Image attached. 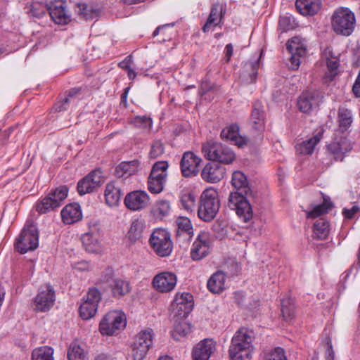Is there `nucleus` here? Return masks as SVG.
Here are the masks:
<instances>
[{
  "mask_svg": "<svg viewBox=\"0 0 360 360\" xmlns=\"http://www.w3.org/2000/svg\"><path fill=\"white\" fill-rule=\"evenodd\" d=\"M224 170L220 163L211 161L204 167V179L210 183L219 182L224 177Z\"/></svg>",
  "mask_w": 360,
  "mask_h": 360,
  "instance_id": "nucleus-23",
  "label": "nucleus"
},
{
  "mask_svg": "<svg viewBox=\"0 0 360 360\" xmlns=\"http://www.w3.org/2000/svg\"><path fill=\"white\" fill-rule=\"evenodd\" d=\"M250 121L252 128L255 130H262L264 128V115L262 104L259 102L253 105Z\"/></svg>",
  "mask_w": 360,
  "mask_h": 360,
  "instance_id": "nucleus-32",
  "label": "nucleus"
},
{
  "mask_svg": "<svg viewBox=\"0 0 360 360\" xmlns=\"http://www.w3.org/2000/svg\"><path fill=\"white\" fill-rule=\"evenodd\" d=\"M77 8V13L86 20H93L98 15L99 10L92 5H88L86 3H78Z\"/></svg>",
  "mask_w": 360,
  "mask_h": 360,
  "instance_id": "nucleus-37",
  "label": "nucleus"
},
{
  "mask_svg": "<svg viewBox=\"0 0 360 360\" xmlns=\"http://www.w3.org/2000/svg\"><path fill=\"white\" fill-rule=\"evenodd\" d=\"M194 300L189 292H177L171 303L172 319L176 321L185 319L193 309Z\"/></svg>",
  "mask_w": 360,
  "mask_h": 360,
  "instance_id": "nucleus-6",
  "label": "nucleus"
},
{
  "mask_svg": "<svg viewBox=\"0 0 360 360\" xmlns=\"http://www.w3.org/2000/svg\"><path fill=\"white\" fill-rule=\"evenodd\" d=\"M99 226L97 221H91L89 223V231L82 235V241L86 251L91 253H98L100 245L98 240Z\"/></svg>",
  "mask_w": 360,
  "mask_h": 360,
  "instance_id": "nucleus-16",
  "label": "nucleus"
},
{
  "mask_svg": "<svg viewBox=\"0 0 360 360\" xmlns=\"http://www.w3.org/2000/svg\"><path fill=\"white\" fill-rule=\"evenodd\" d=\"M328 72H326V78L333 80L338 74V61L337 58L326 60Z\"/></svg>",
  "mask_w": 360,
  "mask_h": 360,
  "instance_id": "nucleus-53",
  "label": "nucleus"
},
{
  "mask_svg": "<svg viewBox=\"0 0 360 360\" xmlns=\"http://www.w3.org/2000/svg\"><path fill=\"white\" fill-rule=\"evenodd\" d=\"M134 122L136 125L143 129H149L152 127V120L150 117H136Z\"/></svg>",
  "mask_w": 360,
  "mask_h": 360,
  "instance_id": "nucleus-55",
  "label": "nucleus"
},
{
  "mask_svg": "<svg viewBox=\"0 0 360 360\" xmlns=\"http://www.w3.org/2000/svg\"><path fill=\"white\" fill-rule=\"evenodd\" d=\"M110 286L112 297L117 299L129 294L131 290L129 282L121 278L113 279Z\"/></svg>",
  "mask_w": 360,
  "mask_h": 360,
  "instance_id": "nucleus-29",
  "label": "nucleus"
},
{
  "mask_svg": "<svg viewBox=\"0 0 360 360\" xmlns=\"http://www.w3.org/2000/svg\"><path fill=\"white\" fill-rule=\"evenodd\" d=\"M226 276L222 271L214 273L208 280L207 286L213 293H219L224 289Z\"/></svg>",
  "mask_w": 360,
  "mask_h": 360,
  "instance_id": "nucleus-33",
  "label": "nucleus"
},
{
  "mask_svg": "<svg viewBox=\"0 0 360 360\" xmlns=\"http://www.w3.org/2000/svg\"><path fill=\"white\" fill-rule=\"evenodd\" d=\"M149 244L154 252L161 257L169 256L173 250L170 233L164 229H155L152 232Z\"/></svg>",
  "mask_w": 360,
  "mask_h": 360,
  "instance_id": "nucleus-5",
  "label": "nucleus"
},
{
  "mask_svg": "<svg viewBox=\"0 0 360 360\" xmlns=\"http://www.w3.org/2000/svg\"><path fill=\"white\" fill-rule=\"evenodd\" d=\"M201 159L193 152H185L180 162L181 174L184 177L195 176L200 169Z\"/></svg>",
  "mask_w": 360,
  "mask_h": 360,
  "instance_id": "nucleus-17",
  "label": "nucleus"
},
{
  "mask_svg": "<svg viewBox=\"0 0 360 360\" xmlns=\"http://www.w3.org/2000/svg\"><path fill=\"white\" fill-rule=\"evenodd\" d=\"M221 136L223 139L230 141L239 148H242L248 144V139L239 134V127L237 124H231L224 128L221 132Z\"/></svg>",
  "mask_w": 360,
  "mask_h": 360,
  "instance_id": "nucleus-22",
  "label": "nucleus"
},
{
  "mask_svg": "<svg viewBox=\"0 0 360 360\" xmlns=\"http://www.w3.org/2000/svg\"><path fill=\"white\" fill-rule=\"evenodd\" d=\"M164 153V146L163 143L159 141L156 140L153 141L151 146L150 151L149 153V156L150 158H157Z\"/></svg>",
  "mask_w": 360,
  "mask_h": 360,
  "instance_id": "nucleus-54",
  "label": "nucleus"
},
{
  "mask_svg": "<svg viewBox=\"0 0 360 360\" xmlns=\"http://www.w3.org/2000/svg\"><path fill=\"white\" fill-rule=\"evenodd\" d=\"M231 183L236 191L230 193L229 207L235 210L238 216L244 222H248L253 215L248 199L254 198L255 193L249 187L245 175L240 171L233 173Z\"/></svg>",
  "mask_w": 360,
  "mask_h": 360,
  "instance_id": "nucleus-1",
  "label": "nucleus"
},
{
  "mask_svg": "<svg viewBox=\"0 0 360 360\" xmlns=\"http://www.w3.org/2000/svg\"><path fill=\"white\" fill-rule=\"evenodd\" d=\"M62 221L66 224H72L82 218L81 208L77 203H70L65 205L60 212Z\"/></svg>",
  "mask_w": 360,
  "mask_h": 360,
  "instance_id": "nucleus-24",
  "label": "nucleus"
},
{
  "mask_svg": "<svg viewBox=\"0 0 360 360\" xmlns=\"http://www.w3.org/2000/svg\"><path fill=\"white\" fill-rule=\"evenodd\" d=\"M338 120L342 130H347L353 122L352 111L341 107L338 110Z\"/></svg>",
  "mask_w": 360,
  "mask_h": 360,
  "instance_id": "nucleus-44",
  "label": "nucleus"
},
{
  "mask_svg": "<svg viewBox=\"0 0 360 360\" xmlns=\"http://www.w3.org/2000/svg\"><path fill=\"white\" fill-rule=\"evenodd\" d=\"M264 360H287L285 351L281 347H276L264 356Z\"/></svg>",
  "mask_w": 360,
  "mask_h": 360,
  "instance_id": "nucleus-51",
  "label": "nucleus"
},
{
  "mask_svg": "<svg viewBox=\"0 0 360 360\" xmlns=\"http://www.w3.org/2000/svg\"><path fill=\"white\" fill-rule=\"evenodd\" d=\"M26 13L30 17L40 18L48 11V7L46 4L34 1L27 5L25 8Z\"/></svg>",
  "mask_w": 360,
  "mask_h": 360,
  "instance_id": "nucleus-40",
  "label": "nucleus"
},
{
  "mask_svg": "<svg viewBox=\"0 0 360 360\" xmlns=\"http://www.w3.org/2000/svg\"><path fill=\"white\" fill-rule=\"evenodd\" d=\"M332 206L333 205L330 201L324 200L321 204L316 205L311 210L306 211L307 217L315 219L327 213Z\"/></svg>",
  "mask_w": 360,
  "mask_h": 360,
  "instance_id": "nucleus-45",
  "label": "nucleus"
},
{
  "mask_svg": "<svg viewBox=\"0 0 360 360\" xmlns=\"http://www.w3.org/2000/svg\"><path fill=\"white\" fill-rule=\"evenodd\" d=\"M149 202V196L142 191H134L128 193L124 198L126 207L133 211L145 208Z\"/></svg>",
  "mask_w": 360,
  "mask_h": 360,
  "instance_id": "nucleus-21",
  "label": "nucleus"
},
{
  "mask_svg": "<svg viewBox=\"0 0 360 360\" xmlns=\"http://www.w3.org/2000/svg\"><path fill=\"white\" fill-rule=\"evenodd\" d=\"M191 356L192 360H202V340L193 347Z\"/></svg>",
  "mask_w": 360,
  "mask_h": 360,
  "instance_id": "nucleus-56",
  "label": "nucleus"
},
{
  "mask_svg": "<svg viewBox=\"0 0 360 360\" xmlns=\"http://www.w3.org/2000/svg\"><path fill=\"white\" fill-rule=\"evenodd\" d=\"M68 360H86V354L79 345L72 342L68 351Z\"/></svg>",
  "mask_w": 360,
  "mask_h": 360,
  "instance_id": "nucleus-47",
  "label": "nucleus"
},
{
  "mask_svg": "<svg viewBox=\"0 0 360 360\" xmlns=\"http://www.w3.org/2000/svg\"><path fill=\"white\" fill-rule=\"evenodd\" d=\"M301 56H298V54H291L290 58V63H291V68L292 69H296L299 67L300 64V58Z\"/></svg>",
  "mask_w": 360,
  "mask_h": 360,
  "instance_id": "nucleus-60",
  "label": "nucleus"
},
{
  "mask_svg": "<svg viewBox=\"0 0 360 360\" xmlns=\"http://www.w3.org/2000/svg\"><path fill=\"white\" fill-rule=\"evenodd\" d=\"M238 338H233L229 347V355L232 360H250L253 352L252 344L246 341L245 345H240Z\"/></svg>",
  "mask_w": 360,
  "mask_h": 360,
  "instance_id": "nucleus-19",
  "label": "nucleus"
},
{
  "mask_svg": "<svg viewBox=\"0 0 360 360\" xmlns=\"http://www.w3.org/2000/svg\"><path fill=\"white\" fill-rule=\"evenodd\" d=\"M125 314L120 311H111L100 322L99 329L103 335H112L126 326Z\"/></svg>",
  "mask_w": 360,
  "mask_h": 360,
  "instance_id": "nucleus-8",
  "label": "nucleus"
},
{
  "mask_svg": "<svg viewBox=\"0 0 360 360\" xmlns=\"http://www.w3.org/2000/svg\"><path fill=\"white\" fill-rule=\"evenodd\" d=\"M180 201L183 207L187 210L192 212L195 207V197L188 191H183L181 193Z\"/></svg>",
  "mask_w": 360,
  "mask_h": 360,
  "instance_id": "nucleus-48",
  "label": "nucleus"
},
{
  "mask_svg": "<svg viewBox=\"0 0 360 360\" xmlns=\"http://www.w3.org/2000/svg\"><path fill=\"white\" fill-rule=\"evenodd\" d=\"M233 46L231 44H228L225 47V53H226V62H229L231 59V57L233 54Z\"/></svg>",
  "mask_w": 360,
  "mask_h": 360,
  "instance_id": "nucleus-64",
  "label": "nucleus"
},
{
  "mask_svg": "<svg viewBox=\"0 0 360 360\" xmlns=\"http://www.w3.org/2000/svg\"><path fill=\"white\" fill-rule=\"evenodd\" d=\"M168 167L167 161H159L153 165L148 181V188L150 193L157 194L162 191Z\"/></svg>",
  "mask_w": 360,
  "mask_h": 360,
  "instance_id": "nucleus-9",
  "label": "nucleus"
},
{
  "mask_svg": "<svg viewBox=\"0 0 360 360\" xmlns=\"http://www.w3.org/2000/svg\"><path fill=\"white\" fill-rule=\"evenodd\" d=\"M219 209L218 193L214 187L204 189V221L213 219Z\"/></svg>",
  "mask_w": 360,
  "mask_h": 360,
  "instance_id": "nucleus-13",
  "label": "nucleus"
},
{
  "mask_svg": "<svg viewBox=\"0 0 360 360\" xmlns=\"http://www.w3.org/2000/svg\"><path fill=\"white\" fill-rule=\"evenodd\" d=\"M352 143L347 137H335L327 146V150L335 160L342 161L345 157L352 150Z\"/></svg>",
  "mask_w": 360,
  "mask_h": 360,
  "instance_id": "nucleus-14",
  "label": "nucleus"
},
{
  "mask_svg": "<svg viewBox=\"0 0 360 360\" xmlns=\"http://www.w3.org/2000/svg\"><path fill=\"white\" fill-rule=\"evenodd\" d=\"M252 332L248 330L247 328H243L238 330L233 338H238L240 340V345H245L246 341L250 342V344L252 342Z\"/></svg>",
  "mask_w": 360,
  "mask_h": 360,
  "instance_id": "nucleus-52",
  "label": "nucleus"
},
{
  "mask_svg": "<svg viewBox=\"0 0 360 360\" xmlns=\"http://www.w3.org/2000/svg\"><path fill=\"white\" fill-rule=\"evenodd\" d=\"M279 29L282 32L293 30L296 26L295 18L292 15H285L281 16L278 22Z\"/></svg>",
  "mask_w": 360,
  "mask_h": 360,
  "instance_id": "nucleus-49",
  "label": "nucleus"
},
{
  "mask_svg": "<svg viewBox=\"0 0 360 360\" xmlns=\"http://www.w3.org/2000/svg\"><path fill=\"white\" fill-rule=\"evenodd\" d=\"M173 320L174 326L172 335L174 340H180L181 338L185 337L190 332V326L184 321V319L176 321V318H174Z\"/></svg>",
  "mask_w": 360,
  "mask_h": 360,
  "instance_id": "nucleus-38",
  "label": "nucleus"
},
{
  "mask_svg": "<svg viewBox=\"0 0 360 360\" xmlns=\"http://www.w3.org/2000/svg\"><path fill=\"white\" fill-rule=\"evenodd\" d=\"M281 312L285 320H290L295 316L294 300L288 295L281 300Z\"/></svg>",
  "mask_w": 360,
  "mask_h": 360,
  "instance_id": "nucleus-42",
  "label": "nucleus"
},
{
  "mask_svg": "<svg viewBox=\"0 0 360 360\" xmlns=\"http://www.w3.org/2000/svg\"><path fill=\"white\" fill-rule=\"evenodd\" d=\"M48 11L52 20L57 24H66L69 21V15L61 4H51L48 7Z\"/></svg>",
  "mask_w": 360,
  "mask_h": 360,
  "instance_id": "nucleus-31",
  "label": "nucleus"
},
{
  "mask_svg": "<svg viewBox=\"0 0 360 360\" xmlns=\"http://www.w3.org/2000/svg\"><path fill=\"white\" fill-rule=\"evenodd\" d=\"M67 186H60L51 189L48 194L40 198L34 204V209L39 214H44L60 207L68 197Z\"/></svg>",
  "mask_w": 360,
  "mask_h": 360,
  "instance_id": "nucleus-2",
  "label": "nucleus"
},
{
  "mask_svg": "<svg viewBox=\"0 0 360 360\" xmlns=\"http://www.w3.org/2000/svg\"><path fill=\"white\" fill-rule=\"evenodd\" d=\"M177 282L176 275L171 271H162L155 275L152 283L153 288L160 292L166 293L172 291Z\"/></svg>",
  "mask_w": 360,
  "mask_h": 360,
  "instance_id": "nucleus-15",
  "label": "nucleus"
},
{
  "mask_svg": "<svg viewBox=\"0 0 360 360\" xmlns=\"http://www.w3.org/2000/svg\"><path fill=\"white\" fill-rule=\"evenodd\" d=\"M31 360H54L53 349L49 346L35 348L32 352Z\"/></svg>",
  "mask_w": 360,
  "mask_h": 360,
  "instance_id": "nucleus-39",
  "label": "nucleus"
},
{
  "mask_svg": "<svg viewBox=\"0 0 360 360\" xmlns=\"http://www.w3.org/2000/svg\"><path fill=\"white\" fill-rule=\"evenodd\" d=\"M328 349H327V356L326 360H334V352L333 350V347L331 344L330 340H328L327 341Z\"/></svg>",
  "mask_w": 360,
  "mask_h": 360,
  "instance_id": "nucleus-62",
  "label": "nucleus"
},
{
  "mask_svg": "<svg viewBox=\"0 0 360 360\" xmlns=\"http://www.w3.org/2000/svg\"><path fill=\"white\" fill-rule=\"evenodd\" d=\"M101 299V292L98 289L92 288L89 290L86 298L81 304L79 309L82 319H90L96 314Z\"/></svg>",
  "mask_w": 360,
  "mask_h": 360,
  "instance_id": "nucleus-11",
  "label": "nucleus"
},
{
  "mask_svg": "<svg viewBox=\"0 0 360 360\" xmlns=\"http://www.w3.org/2000/svg\"><path fill=\"white\" fill-rule=\"evenodd\" d=\"M178 229L176 231V240H180L182 236H185L190 240L193 236V230L190 219L187 217H179L176 221Z\"/></svg>",
  "mask_w": 360,
  "mask_h": 360,
  "instance_id": "nucleus-30",
  "label": "nucleus"
},
{
  "mask_svg": "<svg viewBox=\"0 0 360 360\" xmlns=\"http://www.w3.org/2000/svg\"><path fill=\"white\" fill-rule=\"evenodd\" d=\"M143 230V223L139 220L132 221L127 233V238L131 243L139 240L142 237Z\"/></svg>",
  "mask_w": 360,
  "mask_h": 360,
  "instance_id": "nucleus-41",
  "label": "nucleus"
},
{
  "mask_svg": "<svg viewBox=\"0 0 360 360\" xmlns=\"http://www.w3.org/2000/svg\"><path fill=\"white\" fill-rule=\"evenodd\" d=\"M359 210V207L356 205H354L351 209H344L342 210V214L346 219H352L354 217L356 213Z\"/></svg>",
  "mask_w": 360,
  "mask_h": 360,
  "instance_id": "nucleus-58",
  "label": "nucleus"
},
{
  "mask_svg": "<svg viewBox=\"0 0 360 360\" xmlns=\"http://www.w3.org/2000/svg\"><path fill=\"white\" fill-rule=\"evenodd\" d=\"M251 67V73L250 74V79L248 83H254L256 81L257 75V70L259 68V60L250 64Z\"/></svg>",
  "mask_w": 360,
  "mask_h": 360,
  "instance_id": "nucleus-57",
  "label": "nucleus"
},
{
  "mask_svg": "<svg viewBox=\"0 0 360 360\" xmlns=\"http://www.w3.org/2000/svg\"><path fill=\"white\" fill-rule=\"evenodd\" d=\"M69 98L67 97L61 103H58L56 105V109L58 111H63L67 109V105L69 103Z\"/></svg>",
  "mask_w": 360,
  "mask_h": 360,
  "instance_id": "nucleus-61",
  "label": "nucleus"
},
{
  "mask_svg": "<svg viewBox=\"0 0 360 360\" xmlns=\"http://www.w3.org/2000/svg\"><path fill=\"white\" fill-rule=\"evenodd\" d=\"M205 152L208 160L219 163L231 164L236 158L231 148L217 142H208Z\"/></svg>",
  "mask_w": 360,
  "mask_h": 360,
  "instance_id": "nucleus-10",
  "label": "nucleus"
},
{
  "mask_svg": "<svg viewBox=\"0 0 360 360\" xmlns=\"http://www.w3.org/2000/svg\"><path fill=\"white\" fill-rule=\"evenodd\" d=\"M154 333L151 328L139 331L133 338L131 354L134 360H143L153 347Z\"/></svg>",
  "mask_w": 360,
  "mask_h": 360,
  "instance_id": "nucleus-4",
  "label": "nucleus"
},
{
  "mask_svg": "<svg viewBox=\"0 0 360 360\" xmlns=\"http://www.w3.org/2000/svg\"><path fill=\"white\" fill-rule=\"evenodd\" d=\"M39 245V233L33 225H26L15 243V248L20 254L35 250Z\"/></svg>",
  "mask_w": 360,
  "mask_h": 360,
  "instance_id": "nucleus-7",
  "label": "nucleus"
},
{
  "mask_svg": "<svg viewBox=\"0 0 360 360\" xmlns=\"http://www.w3.org/2000/svg\"><path fill=\"white\" fill-rule=\"evenodd\" d=\"M202 247V231H200L196 240L193 243L192 248L191 249V257L194 261H199L202 257V252H201V248Z\"/></svg>",
  "mask_w": 360,
  "mask_h": 360,
  "instance_id": "nucleus-46",
  "label": "nucleus"
},
{
  "mask_svg": "<svg viewBox=\"0 0 360 360\" xmlns=\"http://www.w3.org/2000/svg\"><path fill=\"white\" fill-rule=\"evenodd\" d=\"M321 134L319 132L317 134L310 138L307 141H304L302 143L296 146L297 151L302 155H310L313 153L315 146L320 141L321 139Z\"/></svg>",
  "mask_w": 360,
  "mask_h": 360,
  "instance_id": "nucleus-35",
  "label": "nucleus"
},
{
  "mask_svg": "<svg viewBox=\"0 0 360 360\" xmlns=\"http://www.w3.org/2000/svg\"><path fill=\"white\" fill-rule=\"evenodd\" d=\"M123 193L117 182H110L105 186V199L106 204L110 207L118 205Z\"/></svg>",
  "mask_w": 360,
  "mask_h": 360,
  "instance_id": "nucleus-27",
  "label": "nucleus"
},
{
  "mask_svg": "<svg viewBox=\"0 0 360 360\" xmlns=\"http://www.w3.org/2000/svg\"><path fill=\"white\" fill-rule=\"evenodd\" d=\"M295 6L303 15H314L321 8L320 0H297Z\"/></svg>",
  "mask_w": 360,
  "mask_h": 360,
  "instance_id": "nucleus-25",
  "label": "nucleus"
},
{
  "mask_svg": "<svg viewBox=\"0 0 360 360\" xmlns=\"http://www.w3.org/2000/svg\"><path fill=\"white\" fill-rule=\"evenodd\" d=\"M355 22L354 14L347 8L336 9L331 18L333 31L343 36H349L353 32Z\"/></svg>",
  "mask_w": 360,
  "mask_h": 360,
  "instance_id": "nucleus-3",
  "label": "nucleus"
},
{
  "mask_svg": "<svg viewBox=\"0 0 360 360\" xmlns=\"http://www.w3.org/2000/svg\"><path fill=\"white\" fill-rule=\"evenodd\" d=\"M55 292L50 285L46 286V290H41L34 299V310L39 311H49L53 305Z\"/></svg>",
  "mask_w": 360,
  "mask_h": 360,
  "instance_id": "nucleus-20",
  "label": "nucleus"
},
{
  "mask_svg": "<svg viewBox=\"0 0 360 360\" xmlns=\"http://www.w3.org/2000/svg\"><path fill=\"white\" fill-rule=\"evenodd\" d=\"M170 211V205L167 200H161L155 202L151 208V214L155 219H162L167 216Z\"/></svg>",
  "mask_w": 360,
  "mask_h": 360,
  "instance_id": "nucleus-36",
  "label": "nucleus"
},
{
  "mask_svg": "<svg viewBox=\"0 0 360 360\" xmlns=\"http://www.w3.org/2000/svg\"><path fill=\"white\" fill-rule=\"evenodd\" d=\"M217 352V342L212 338L204 339V360L214 356Z\"/></svg>",
  "mask_w": 360,
  "mask_h": 360,
  "instance_id": "nucleus-50",
  "label": "nucleus"
},
{
  "mask_svg": "<svg viewBox=\"0 0 360 360\" xmlns=\"http://www.w3.org/2000/svg\"><path fill=\"white\" fill-rule=\"evenodd\" d=\"M103 182L102 172L96 169L84 177L77 184V191L79 195H84L91 193L99 187Z\"/></svg>",
  "mask_w": 360,
  "mask_h": 360,
  "instance_id": "nucleus-18",
  "label": "nucleus"
},
{
  "mask_svg": "<svg viewBox=\"0 0 360 360\" xmlns=\"http://www.w3.org/2000/svg\"><path fill=\"white\" fill-rule=\"evenodd\" d=\"M287 49L290 54H298V56H304L307 51V44L304 39L299 37H294L287 42Z\"/></svg>",
  "mask_w": 360,
  "mask_h": 360,
  "instance_id": "nucleus-34",
  "label": "nucleus"
},
{
  "mask_svg": "<svg viewBox=\"0 0 360 360\" xmlns=\"http://www.w3.org/2000/svg\"><path fill=\"white\" fill-rule=\"evenodd\" d=\"M139 167V162L138 160L122 162L116 167L115 174L117 178L127 179L136 174Z\"/></svg>",
  "mask_w": 360,
  "mask_h": 360,
  "instance_id": "nucleus-28",
  "label": "nucleus"
},
{
  "mask_svg": "<svg viewBox=\"0 0 360 360\" xmlns=\"http://www.w3.org/2000/svg\"><path fill=\"white\" fill-rule=\"evenodd\" d=\"M223 5L219 3L213 4L207 21L204 24V32L209 31L212 27L219 25L224 13Z\"/></svg>",
  "mask_w": 360,
  "mask_h": 360,
  "instance_id": "nucleus-26",
  "label": "nucleus"
},
{
  "mask_svg": "<svg viewBox=\"0 0 360 360\" xmlns=\"http://www.w3.org/2000/svg\"><path fill=\"white\" fill-rule=\"evenodd\" d=\"M313 231L317 238L326 239L329 233L328 222L324 219H319L314 223Z\"/></svg>",
  "mask_w": 360,
  "mask_h": 360,
  "instance_id": "nucleus-43",
  "label": "nucleus"
},
{
  "mask_svg": "<svg viewBox=\"0 0 360 360\" xmlns=\"http://www.w3.org/2000/svg\"><path fill=\"white\" fill-rule=\"evenodd\" d=\"M323 98V95L319 91H305L298 98L297 107L303 113H309L319 108Z\"/></svg>",
  "mask_w": 360,
  "mask_h": 360,
  "instance_id": "nucleus-12",
  "label": "nucleus"
},
{
  "mask_svg": "<svg viewBox=\"0 0 360 360\" xmlns=\"http://www.w3.org/2000/svg\"><path fill=\"white\" fill-rule=\"evenodd\" d=\"M323 58H326V60L336 58V57L333 55L332 49L330 47H327L323 52Z\"/></svg>",
  "mask_w": 360,
  "mask_h": 360,
  "instance_id": "nucleus-63",
  "label": "nucleus"
},
{
  "mask_svg": "<svg viewBox=\"0 0 360 360\" xmlns=\"http://www.w3.org/2000/svg\"><path fill=\"white\" fill-rule=\"evenodd\" d=\"M132 61L133 60H132L131 56H129L124 60H123L122 61L118 63V66L120 68L124 69V70H125L127 71L130 68V65H131Z\"/></svg>",
  "mask_w": 360,
  "mask_h": 360,
  "instance_id": "nucleus-59",
  "label": "nucleus"
}]
</instances>
